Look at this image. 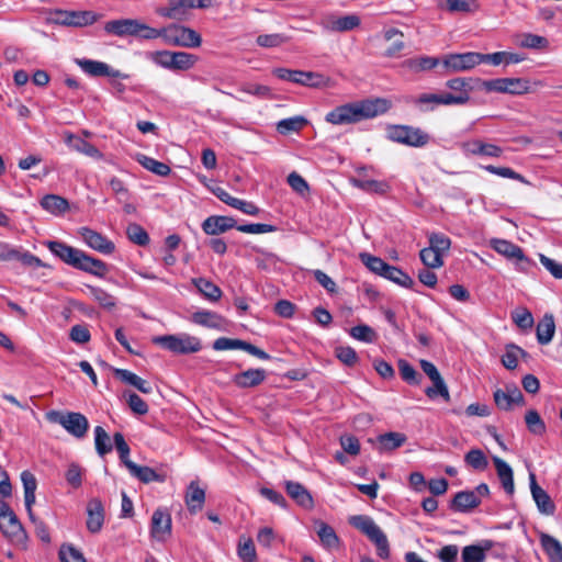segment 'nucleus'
Listing matches in <instances>:
<instances>
[{
	"instance_id": "1",
	"label": "nucleus",
	"mask_w": 562,
	"mask_h": 562,
	"mask_svg": "<svg viewBox=\"0 0 562 562\" xmlns=\"http://www.w3.org/2000/svg\"><path fill=\"white\" fill-rule=\"evenodd\" d=\"M389 109L390 102L380 98L351 102L336 106L329 111L325 116V121L333 125L353 124L383 114Z\"/></svg>"
},
{
	"instance_id": "2",
	"label": "nucleus",
	"mask_w": 562,
	"mask_h": 562,
	"mask_svg": "<svg viewBox=\"0 0 562 562\" xmlns=\"http://www.w3.org/2000/svg\"><path fill=\"white\" fill-rule=\"evenodd\" d=\"M349 524L366 535L376 547L378 555L382 559L390 557V544L385 533L367 515H356L349 518Z\"/></svg>"
},
{
	"instance_id": "3",
	"label": "nucleus",
	"mask_w": 562,
	"mask_h": 562,
	"mask_svg": "<svg viewBox=\"0 0 562 562\" xmlns=\"http://www.w3.org/2000/svg\"><path fill=\"white\" fill-rule=\"evenodd\" d=\"M153 342L176 355L195 353L202 349L201 339L187 333L156 336Z\"/></svg>"
},
{
	"instance_id": "4",
	"label": "nucleus",
	"mask_w": 562,
	"mask_h": 562,
	"mask_svg": "<svg viewBox=\"0 0 562 562\" xmlns=\"http://www.w3.org/2000/svg\"><path fill=\"white\" fill-rule=\"evenodd\" d=\"M162 41L170 46L195 48L202 44L201 35L182 24H169L162 27Z\"/></svg>"
},
{
	"instance_id": "5",
	"label": "nucleus",
	"mask_w": 562,
	"mask_h": 562,
	"mask_svg": "<svg viewBox=\"0 0 562 562\" xmlns=\"http://www.w3.org/2000/svg\"><path fill=\"white\" fill-rule=\"evenodd\" d=\"M49 423L60 425L68 434L77 439L86 437L89 429V422L81 413L49 411L46 413Z\"/></svg>"
},
{
	"instance_id": "6",
	"label": "nucleus",
	"mask_w": 562,
	"mask_h": 562,
	"mask_svg": "<svg viewBox=\"0 0 562 562\" xmlns=\"http://www.w3.org/2000/svg\"><path fill=\"white\" fill-rule=\"evenodd\" d=\"M387 137L396 143L413 147H423L429 142V135L418 127L396 125L387 130Z\"/></svg>"
},
{
	"instance_id": "7",
	"label": "nucleus",
	"mask_w": 562,
	"mask_h": 562,
	"mask_svg": "<svg viewBox=\"0 0 562 562\" xmlns=\"http://www.w3.org/2000/svg\"><path fill=\"white\" fill-rule=\"evenodd\" d=\"M483 88L491 92H501L509 94H524L529 91L528 80L521 78H497L482 82Z\"/></svg>"
},
{
	"instance_id": "8",
	"label": "nucleus",
	"mask_w": 562,
	"mask_h": 562,
	"mask_svg": "<svg viewBox=\"0 0 562 562\" xmlns=\"http://www.w3.org/2000/svg\"><path fill=\"white\" fill-rule=\"evenodd\" d=\"M493 248L499 255L516 260V268L520 271H528L533 262L527 258L521 247L506 239L493 240Z\"/></svg>"
},
{
	"instance_id": "9",
	"label": "nucleus",
	"mask_w": 562,
	"mask_h": 562,
	"mask_svg": "<svg viewBox=\"0 0 562 562\" xmlns=\"http://www.w3.org/2000/svg\"><path fill=\"white\" fill-rule=\"evenodd\" d=\"M78 234L87 246L100 254L111 255L115 250L114 243L97 231L89 227H81Z\"/></svg>"
},
{
	"instance_id": "10",
	"label": "nucleus",
	"mask_w": 562,
	"mask_h": 562,
	"mask_svg": "<svg viewBox=\"0 0 562 562\" xmlns=\"http://www.w3.org/2000/svg\"><path fill=\"white\" fill-rule=\"evenodd\" d=\"M442 64L451 72L467 71L479 65V53L448 54L442 59Z\"/></svg>"
},
{
	"instance_id": "11",
	"label": "nucleus",
	"mask_w": 562,
	"mask_h": 562,
	"mask_svg": "<svg viewBox=\"0 0 562 562\" xmlns=\"http://www.w3.org/2000/svg\"><path fill=\"white\" fill-rule=\"evenodd\" d=\"M45 246L63 262L75 269L77 268L82 250L58 240H47Z\"/></svg>"
},
{
	"instance_id": "12",
	"label": "nucleus",
	"mask_w": 562,
	"mask_h": 562,
	"mask_svg": "<svg viewBox=\"0 0 562 562\" xmlns=\"http://www.w3.org/2000/svg\"><path fill=\"white\" fill-rule=\"evenodd\" d=\"M494 402L499 409L510 411L514 405L524 403V395L515 384L506 385L505 390L497 389L494 392Z\"/></svg>"
},
{
	"instance_id": "13",
	"label": "nucleus",
	"mask_w": 562,
	"mask_h": 562,
	"mask_svg": "<svg viewBox=\"0 0 562 562\" xmlns=\"http://www.w3.org/2000/svg\"><path fill=\"white\" fill-rule=\"evenodd\" d=\"M78 66L83 72L92 77H121L126 78L120 70L110 67L108 64L92 59H77Z\"/></svg>"
},
{
	"instance_id": "14",
	"label": "nucleus",
	"mask_w": 562,
	"mask_h": 562,
	"mask_svg": "<svg viewBox=\"0 0 562 562\" xmlns=\"http://www.w3.org/2000/svg\"><path fill=\"white\" fill-rule=\"evenodd\" d=\"M0 530L4 537L16 544H24L27 536L15 514L7 519H0Z\"/></svg>"
},
{
	"instance_id": "15",
	"label": "nucleus",
	"mask_w": 562,
	"mask_h": 562,
	"mask_svg": "<svg viewBox=\"0 0 562 562\" xmlns=\"http://www.w3.org/2000/svg\"><path fill=\"white\" fill-rule=\"evenodd\" d=\"M461 148L467 155L486 156L498 158L503 155V148L491 143H484L481 139H471L462 143Z\"/></svg>"
},
{
	"instance_id": "16",
	"label": "nucleus",
	"mask_w": 562,
	"mask_h": 562,
	"mask_svg": "<svg viewBox=\"0 0 562 562\" xmlns=\"http://www.w3.org/2000/svg\"><path fill=\"white\" fill-rule=\"evenodd\" d=\"M150 533L158 541H164L171 533V516L162 509H156L151 517Z\"/></svg>"
},
{
	"instance_id": "17",
	"label": "nucleus",
	"mask_w": 562,
	"mask_h": 562,
	"mask_svg": "<svg viewBox=\"0 0 562 562\" xmlns=\"http://www.w3.org/2000/svg\"><path fill=\"white\" fill-rule=\"evenodd\" d=\"M58 22L67 26H87L97 21V14L92 11H59Z\"/></svg>"
},
{
	"instance_id": "18",
	"label": "nucleus",
	"mask_w": 562,
	"mask_h": 562,
	"mask_svg": "<svg viewBox=\"0 0 562 562\" xmlns=\"http://www.w3.org/2000/svg\"><path fill=\"white\" fill-rule=\"evenodd\" d=\"M137 20L138 19L131 18L110 20L104 23L103 29L106 34L115 35L117 37H135Z\"/></svg>"
},
{
	"instance_id": "19",
	"label": "nucleus",
	"mask_w": 562,
	"mask_h": 562,
	"mask_svg": "<svg viewBox=\"0 0 562 562\" xmlns=\"http://www.w3.org/2000/svg\"><path fill=\"white\" fill-rule=\"evenodd\" d=\"M104 524V508L99 498H92L87 504V529L91 533L99 532Z\"/></svg>"
},
{
	"instance_id": "20",
	"label": "nucleus",
	"mask_w": 562,
	"mask_h": 562,
	"mask_svg": "<svg viewBox=\"0 0 562 562\" xmlns=\"http://www.w3.org/2000/svg\"><path fill=\"white\" fill-rule=\"evenodd\" d=\"M236 221L231 216L212 215L202 223V229L206 235H220L232 228H236Z\"/></svg>"
},
{
	"instance_id": "21",
	"label": "nucleus",
	"mask_w": 562,
	"mask_h": 562,
	"mask_svg": "<svg viewBox=\"0 0 562 562\" xmlns=\"http://www.w3.org/2000/svg\"><path fill=\"white\" fill-rule=\"evenodd\" d=\"M529 479L532 498L536 502L539 512L544 515H553L555 512V505L551 497L543 488L537 484L533 473H530Z\"/></svg>"
},
{
	"instance_id": "22",
	"label": "nucleus",
	"mask_w": 562,
	"mask_h": 562,
	"mask_svg": "<svg viewBox=\"0 0 562 562\" xmlns=\"http://www.w3.org/2000/svg\"><path fill=\"white\" fill-rule=\"evenodd\" d=\"M284 486L288 495L299 506L305 509H312L314 507V499L304 485L294 481H285Z\"/></svg>"
},
{
	"instance_id": "23",
	"label": "nucleus",
	"mask_w": 562,
	"mask_h": 562,
	"mask_svg": "<svg viewBox=\"0 0 562 562\" xmlns=\"http://www.w3.org/2000/svg\"><path fill=\"white\" fill-rule=\"evenodd\" d=\"M267 376V372L263 369H248L233 376L235 385L241 389L256 387L260 385Z\"/></svg>"
},
{
	"instance_id": "24",
	"label": "nucleus",
	"mask_w": 562,
	"mask_h": 562,
	"mask_svg": "<svg viewBox=\"0 0 562 562\" xmlns=\"http://www.w3.org/2000/svg\"><path fill=\"white\" fill-rule=\"evenodd\" d=\"M188 10L189 5L187 0H168V4L158 8L156 12L159 16L166 19L184 21L188 15Z\"/></svg>"
},
{
	"instance_id": "25",
	"label": "nucleus",
	"mask_w": 562,
	"mask_h": 562,
	"mask_svg": "<svg viewBox=\"0 0 562 562\" xmlns=\"http://www.w3.org/2000/svg\"><path fill=\"white\" fill-rule=\"evenodd\" d=\"M65 143L70 149L88 157L94 159H102L103 157L102 153L94 145L71 133L66 134Z\"/></svg>"
},
{
	"instance_id": "26",
	"label": "nucleus",
	"mask_w": 562,
	"mask_h": 562,
	"mask_svg": "<svg viewBox=\"0 0 562 562\" xmlns=\"http://www.w3.org/2000/svg\"><path fill=\"white\" fill-rule=\"evenodd\" d=\"M79 258V263L76 268L78 270L99 278H103L109 271L108 265L104 261L98 258H93L87 255L85 251L81 252Z\"/></svg>"
},
{
	"instance_id": "27",
	"label": "nucleus",
	"mask_w": 562,
	"mask_h": 562,
	"mask_svg": "<svg viewBox=\"0 0 562 562\" xmlns=\"http://www.w3.org/2000/svg\"><path fill=\"white\" fill-rule=\"evenodd\" d=\"M481 504L476 493L471 491L458 492L451 501L450 508L454 512L467 513Z\"/></svg>"
},
{
	"instance_id": "28",
	"label": "nucleus",
	"mask_w": 562,
	"mask_h": 562,
	"mask_svg": "<svg viewBox=\"0 0 562 562\" xmlns=\"http://www.w3.org/2000/svg\"><path fill=\"white\" fill-rule=\"evenodd\" d=\"M493 463L503 488L507 494L513 495L515 491L513 469L499 457H493Z\"/></svg>"
},
{
	"instance_id": "29",
	"label": "nucleus",
	"mask_w": 562,
	"mask_h": 562,
	"mask_svg": "<svg viewBox=\"0 0 562 562\" xmlns=\"http://www.w3.org/2000/svg\"><path fill=\"white\" fill-rule=\"evenodd\" d=\"M315 527L319 541L325 549L334 550L339 548L340 540L331 526L322 520H316Z\"/></svg>"
},
{
	"instance_id": "30",
	"label": "nucleus",
	"mask_w": 562,
	"mask_h": 562,
	"mask_svg": "<svg viewBox=\"0 0 562 562\" xmlns=\"http://www.w3.org/2000/svg\"><path fill=\"white\" fill-rule=\"evenodd\" d=\"M460 98H452L450 92L436 94V93H423L418 95L414 103L416 105H431L427 106L424 110H432L435 105H452L453 102H460Z\"/></svg>"
},
{
	"instance_id": "31",
	"label": "nucleus",
	"mask_w": 562,
	"mask_h": 562,
	"mask_svg": "<svg viewBox=\"0 0 562 562\" xmlns=\"http://www.w3.org/2000/svg\"><path fill=\"white\" fill-rule=\"evenodd\" d=\"M192 321L200 326L214 329H224L226 325V319L222 315L211 311L193 313Z\"/></svg>"
},
{
	"instance_id": "32",
	"label": "nucleus",
	"mask_w": 562,
	"mask_h": 562,
	"mask_svg": "<svg viewBox=\"0 0 562 562\" xmlns=\"http://www.w3.org/2000/svg\"><path fill=\"white\" fill-rule=\"evenodd\" d=\"M407 440L403 432L390 431L376 437L378 447L380 452L393 451L402 447Z\"/></svg>"
},
{
	"instance_id": "33",
	"label": "nucleus",
	"mask_w": 562,
	"mask_h": 562,
	"mask_svg": "<svg viewBox=\"0 0 562 562\" xmlns=\"http://www.w3.org/2000/svg\"><path fill=\"white\" fill-rule=\"evenodd\" d=\"M205 502V492L196 482L192 481L186 494V504L191 514H195L203 508Z\"/></svg>"
},
{
	"instance_id": "34",
	"label": "nucleus",
	"mask_w": 562,
	"mask_h": 562,
	"mask_svg": "<svg viewBox=\"0 0 562 562\" xmlns=\"http://www.w3.org/2000/svg\"><path fill=\"white\" fill-rule=\"evenodd\" d=\"M471 79L467 78H453L446 82V86L454 91L456 93H450L452 98H460V102H453V104H465L470 100V91L472 87L470 86Z\"/></svg>"
},
{
	"instance_id": "35",
	"label": "nucleus",
	"mask_w": 562,
	"mask_h": 562,
	"mask_svg": "<svg viewBox=\"0 0 562 562\" xmlns=\"http://www.w3.org/2000/svg\"><path fill=\"white\" fill-rule=\"evenodd\" d=\"M114 374L122 382L136 387L139 392L144 394H149L153 392V386L147 381H145L137 374L133 373L132 371H128L126 369H115Z\"/></svg>"
},
{
	"instance_id": "36",
	"label": "nucleus",
	"mask_w": 562,
	"mask_h": 562,
	"mask_svg": "<svg viewBox=\"0 0 562 562\" xmlns=\"http://www.w3.org/2000/svg\"><path fill=\"white\" fill-rule=\"evenodd\" d=\"M555 333V323L552 314H546L537 324L536 334L540 345H548Z\"/></svg>"
},
{
	"instance_id": "37",
	"label": "nucleus",
	"mask_w": 562,
	"mask_h": 562,
	"mask_svg": "<svg viewBox=\"0 0 562 562\" xmlns=\"http://www.w3.org/2000/svg\"><path fill=\"white\" fill-rule=\"evenodd\" d=\"M127 470L131 475L138 479L140 482L148 484L151 482H164L165 477L158 474L149 467L137 465L135 462L127 463Z\"/></svg>"
},
{
	"instance_id": "38",
	"label": "nucleus",
	"mask_w": 562,
	"mask_h": 562,
	"mask_svg": "<svg viewBox=\"0 0 562 562\" xmlns=\"http://www.w3.org/2000/svg\"><path fill=\"white\" fill-rule=\"evenodd\" d=\"M351 184L368 193L385 194L390 190V186L386 181L352 178Z\"/></svg>"
},
{
	"instance_id": "39",
	"label": "nucleus",
	"mask_w": 562,
	"mask_h": 562,
	"mask_svg": "<svg viewBox=\"0 0 562 562\" xmlns=\"http://www.w3.org/2000/svg\"><path fill=\"white\" fill-rule=\"evenodd\" d=\"M41 206L54 215H61L69 209V203L59 195L47 194L41 200Z\"/></svg>"
},
{
	"instance_id": "40",
	"label": "nucleus",
	"mask_w": 562,
	"mask_h": 562,
	"mask_svg": "<svg viewBox=\"0 0 562 562\" xmlns=\"http://www.w3.org/2000/svg\"><path fill=\"white\" fill-rule=\"evenodd\" d=\"M541 546L549 557L550 562H562V544L550 535H541Z\"/></svg>"
},
{
	"instance_id": "41",
	"label": "nucleus",
	"mask_w": 562,
	"mask_h": 562,
	"mask_svg": "<svg viewBox=\"0 0 562 562\" xmlns=\"http://www.w3.org/2000/svg\"><path fill=\"white\" fill-rule=\"evenodd\" d=\"M136 160L145 169H147L148 171H151L153 173H155L157 176L166 177L171 172V169L167 164L158 161V160H156L151 157H148L144 154H137Z\"/></svg>"
},
{
	"instance_id": "42",
	"label": "nucleus",
	"mask_w": 562,
	"mask_h": 562,
	"mask_svg": "<svg viewBox=\"0 0 562 562\" xmlns=\"http://www.w3.org/2000/svg\"><path fill=\"white\" fill-rule=\"evenodd\" d=\"M382 277L406 289L414 285V280L406 272L389 263Z\"/></svg>"
},
{
	"instance_id": "43",
	"label": "nucleus",
	"mask_w": 562,
	"mask_h": 562,
	"mask_svg": "<svg viewBox=\"0 0 562 562\" xmlns=\"http://www.w3.org/2000/svg\"><path fill=\"white\" fill-rule=\"evenodd\" d=\"M527 352L515 344H508L505 347V353L502 356V363L508 370H514L518 366L519 357H526Z\"/></svg>"
},
{
	"instance_id": "44",
	"label": "nucleus",
	"mask_w": 562,
	"mask_h": 562,
	"mask_svg": "<svg viewBox=\"0 0 562 562\" xmlns=\"http://www.w3.org/2000/svg\"><path fill=\"white\" fill-rule=\"evenodd\" d=\"M194 285L198 290L210 301L216 302L222 296V290L214 284L212 281L205 278H198L193 280Z\"/></svg>"
},
{
	"instance_id": "45",
	"label": "nucleus",
	"mask_w": 562,
	"mask_h": 562,
	"mask_svg": "<svg viewBox=\"0 0 562 562\" xmlns=\"http://www.w3.org/2000/svg\"><path fill=\"white\" fill-rule=\"evenodd\" d=\"M307 124V120L303 116H292L283 119L277 123V131L282 135L300 132Z\"/></svg>"
},
{
	"instance_id": "46",
	"label": "nucleus",
	"mask_w": 562,
	"mask_h": 562,
	"mask_svg": "<svg viewBox=\"0 0 562 562\" xmlns=\"http://www.w3.org/2000/svg\"><path fill=\"white\" fill-rule=\"evenodd\" d=\"M440 60L436 57L420 56L416 58H409L405 61L408 69L414 72H420L430 70L439 65Z\"/></svg>"
},
{
	"instance_id": "47",
	"label": "nucleus",
	"mask_w": 562,
	"mask_h": 562,
	"mask_svg": "<svg viewBox=\"0 0 562 562\" xmlns=\"http://www.w3.org/2000/svg\"><path fill=\"white\" fill-rule=\"evenodd\" d=\"M21 481L24 488V503L25 506L34 505L35 503V491L37 482L35 476L30 471H23L21 473Z\"/></svg>"
},
{
	"instance_id": "48",
	"label": "nucleus",
	"mask_w": 562,
	"mask_h": 562,
	"mask_svg": "<svg viewBox=\"0 0 562 562\" xmlns=\"http://www.w3.org/2000/svg\"><path fill=\"white\" fill-rule=\"evenodd\" d=\"M173 56V71H184L189 70L194 67V65L198 63L199 57L194 54L187 53V52H172Z\"/></svg>"
},
{
	"instance_id": "49",
	"label": "nucleus",
	"mask_w": 562,
	"mask_h": 562,
	"mask_svg": "<svg viewBox=\"0 0 562 562\" xmlns=\"http://www.w3.org/2000/svg\"><path fill=\"white\" fill-rule=\"evenodd\" d=\"M449 12L474 13L480 9L477 0H446Z\"/></svg>"
},
{
	"instance_id": "50",
	"label": "nucleus",
	"mask_w": 562,
	"mask_h": 562,
	"mask_svg": "<svg viewBox=\"0 0 562 562\" xmlns=\"http://www.w3.org/2000/svg\"><path fill=\"white\" fill-rule=\"evenodd\" d=\"M94 445L95 450L100 457H104L112 451L110 436L101 426H97L94 428Z\"/></svg>"
},
{
	"instance_id": "51",
	"label": "nucleus",
	"mask_w": 562,
	"mask_h": 562,
	"mask_svg": "<svg viewBox=\"0 0 562 562\" xmlns=\"http://www.w3.org/2000/svg\"><path fill=\"white\" fill-rule=\"evenodd\" d=\"M525 423L528 430L533 435L541 436L546 432V424L535 409H529L526 413Z\"/></svg>"
},
{
	"instance_id": "52",
	"label": "nucleus",
	"mask_w": 562,
	"mask_h": 562,
	"mask_svg": "<svg viewBox=\"0 0 562 562\" xmlns=\"http://www.w3.org/2000/svg\"><path fill=\"white\" fill-rule=\"evenodd\" d=\"M464 462L467 465L479 471L485 470L488 465L487 458L481 449H471L468 451L464 456Z\"/></svg>"
},
{
	"instance_id": "53",
	"label": "nucleus",
	"mask_w": 562,
	"mask_h": 562,
	"mask_svg": "<svg viewBox=\"0 0 562 562\" xmlns=\"http://www.w3.org/2000/svg\"><path fill=\"white\" fill-rule=\"evenodd\" d=\"M360 25V18L356 14H348L331 22L330 30L335 32L351 31Z\"/></svg>"
},
{
	"instance_id": "54",
	"label": "nucleus",
	"mask_w": 562,
	"mask_h": 562,
	"mask_svg": "<svg viewBox=\"0 0 562 562\" xmlns=\"http://www.w3.org/2000/svg\"><path fill=\"white\" fill-rule=\"evenodd\" d=\"M87 289L93 300L97 301L102 307L111 310L115 306V297L108 293L105 290L92 285H88Z\"/></svg>"
},
{
	"instance_id": "55",
	"label": "nucleus",
	"mask_w": 562,
	"mask_h": 562,
	"mask_svg": "<svg viewBox=\"0 0 562 562\" xmlns=\"http://www.w3.org/2000/svg\"><path fill=\"white\" fill-rule=\"evenodd\" d=\"M419 257L427 268L436 269L443 265L442 255L430 246L422 249Z\"/></svg>"
},
{
	"instance_id": "56",
	"label": "nucleus",
	"mask_w": 562,
	"mask_h": 562,
	"mask_svg": "<svg viewBox=\"0 0 562 562\" xmlns=\"http://www.w3.org/2000/svg\"><path fill=\"white\" fill-rule=\"evenodd\" d=\"M288 41L289 37L280 33L261 34L256 38L257 45L265 48L279 47L285 44Z\"/></svg>"
},
{
	"instance_id": "57",
	"label": "nucleus",
	"mask_w": 562,
	"mask_h": 562,
	"mask_svg": "<svg viewBox=\"0 0 562 562\" xmlns=\"http://www.w3.org/2000/svg\"><path fill=\"white\" fill-rule=\"evenodd\" d=\"M135 37L145 41H151L156 38H162V27L156 29L140 20H137V26L135 31Z\"/></svg>"
},
{
	"instance_id": "58",
	"label": "nucleus",
	"mask_w": 562,
	"mask_h": 562,
	"mask_svg": "<svg viewBox=\"0 0 562 562\" xmlns=\"http://www.w3.org/2000/svg\"><path fill=\"white\" fill-rule=\"evenodd\" d=\"M147 58L159 67L173 71V56L170 50H156L147 53Z\"/></svg>"
},
{
	"instance_id": "59",
	"label": "nucleus",
	"mask_w": 562,
	"mask_h": 562,
	"mask_svg": "<svg viewBox=\"0 0 562 562\" xmlns=\"http://www.w3.org/2000/svg\"><path fill=\"white\" fill-rule=\"evenodd\" d=\"M397 366L400 374L405 382L413 385H418L420 383V375L406 360L400 359Z\"/></svg>"
},
{
	"instance_id": "60",
	"label": "nucleus",
	"mask_w": 562,
	"mask_h": 562,
	"mask_svg": "<svg viewBox=\"0 0 562 562\" xmlns=\"http://www.w3.org/2000/svg\"><path fill=\"white\" fill-rule=\"evenodd\" d=\"M484 169L490 173H493V175H496V176H499L503 178L517 180L525 184H530V182L522 175L516 172L515 170H513L509 167H496L493 165H488V166H485Z\"/></svg>"
},
{
	"instance_id": "61",
	"label": "nucleus",
	"mask_w": 562,
	"mask_h": 562,
	"mask_svg": "<svg viewBox=\"0 0 562 562\" xmlns=\"http://www.w3.org/2000/svg\"><path fill=\"white\" fill-rule=\"evenodd\" d=\"M350 336L357 340L371 344L376 339V333L368 325L353 326L350 331Z\"/></svg>"
},
{
	"instance_id": "62",
	"label": "nucleus",
	"mask_w": 562,
	"mask_h": 562,
	"mask_svg": "<svg viewBox=\"0 0 562 562\" xmlns=\"http://www.w3.org/2000/svg\"><path fill=\"white\" fill-rule=\"evenodd\" d=\"M59 559L61 562H86L82 553L72 544L64 543L59 549Z\"/></svg>"
},
{
	"instance_id": "63",
	"label": "nucleus",
	"mask_w": 562,
	"mask_h": 562,
	"mask_svg": "<svg viewBox=\"0 0 562 562\" xmlns=\"http://www.w3.org/2000/svg\"><path fill=\"white\" fill-rule=\"evenodd\" d=\"M360 258L370 271L381 277L383 276L384 270L387 266V263L384 260L370 254H361Z\"/></svg>"
},
{
	"instance_id": "64",
	"label": "nucleus",
	"mask_w": 562,
	"mask_h": 562,
	"mask_svg": "<svg viewBox=\"0 0 562 562\" xmlns=\"http://www.w3.org/2000/svg\"><path fill=\"white\" fill-rule=\"evenodd\" d=\"M126 233L130 240L136 245L145 246L149 243V236L147 232L138 224L128 225Z\"/></svg>"
}]
</instances>
